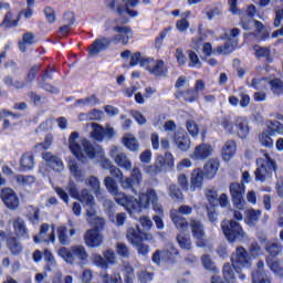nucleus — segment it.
Returning a JSON list of instances; mask_svg holds the SVG:
<instances>
[{
	"label": "nucleus",
	"mask_w": 283,
	"mask_h": 283,
	"mask_svg": "<svg viewBox=\"0 0 283 283\" xmlns=\"http://www.w3.org/2000/svg\"><path fill=\"white\" fill-rule=\"evenodd\" d=\"M230 195L232 197V202L239 211H242L244 209V184H238L233 182L230 185Z\"/></svg>",
	"instance_id": "obj_12"
},
{
	"label": "nucleus",
	"mask_w": 283,
	"mask_h": 283,
	"mask_svg": "<svg viewBox=\"0 0 283 283\" xmlns=\"http://www.w3.org/2000/svg\"><path fill=\"white\" fill-rule=\"evenodd\" d=\"M94 105H98V98L96 95H91L75 102V107H94Z\"/></svg>",
	"instance_id": "obj_43"
},
{
	"label": "nucleus",
	"mask_w": 283,
	"mask_h": 283,
	"mask_svg": "<svg viewBox=\"0 0 283 283\" xmlns=\"http://www.w3.org/2000/svg\"><path fill=\"white\" fill-rule=\"evenodd\" d=\"M8 249L11 251L12 255H19L23 252V245L15 238H10L7 241Z\"/></svg>",
	"instance_id": "obj_41"
},
{
	"label": "nucleus",
	"mask_w": 283,
	"mask_h": 283,
	"mask_svg": "<svg viewBox=\"0 0 283 283\" xmlns=\"http://www.w3.org/2000/svg\"><path fill=\"white\" fill-rule=\"evenodd\" d=\"M1 200L6 207L12 211L19 208V197L17 196V192L12 190V188H3L1 190Z\"/></svg>",
	"instance_id": "obj_17"
},
{
	"label": "nucleus",
	"mask_w": 283,
	"mask_h": 283,
	"mask_svg": "<svg viewBox=\"0 0 283 283\" xmlns=\"http://www.w3.org/2000/svg\"><path fill=\"white\" fill-rule=\"evenodd\" d=\"M85 244L96 249L103 244V234L96 229H91L84 234Z\"/></svg>",
	"instance_id": "obj_21"
},
{
	"label": "nucleus",
	"mask_w": 283,
	"mask_h": 283,
	"mask_svg": "<svg viewBox=\"0 0 283 283\" xmlns=\"http://www.w3.org/2000/svg\"><path fill=\"white\" fill-rule=\"evenodd\" d=\"M93 132L91 133V136L94 140H97V143H103V138H105V128L96 123L92 124Z\"/></svg>",
	"instance_id": "obj_44"
},
{
	"label": "nucleus",
	"mask_w": 283,
	"mask_h": 283,
	"mask_svg": "<svg viewBox=\"0 0 283 283\" xmlns=\"http://www.w3.org/2000/svg\"><path fill=\"white\" fill-rule=\"evenodd\" d=\"M176 98H184L187 103H195V101H198L199 94L195 90H188V91H178L175 94Z\"/></svg>",
	"instance_id": "obj_33"
},
{
	"label": "nucleus",
	"mask_w": 283,
	"mask_h": 283,
	"mask_svg": "<svg viewBox=\"0 0 283 283\" xmlns=\"http://www.w3.org/2000/svg\"><path fill=\"white\" fill-rule=\"evenodd\" d=\"M50 147H52V135H46L44 142L35 145L38 151H45Z\"/></svg>",
	"instance_id": "obj_61"
},
{
	"label": "nucleus",
	"mask_w": 283,
	"mask_h": 283,
	"mask_svg": "<svg viewBox=\"0 0 283 283\" xmlns=\"http://www.w3.org/2000/svg\"><path fill=\"white\" fill-rule=\"evenodd\" d=\"M73 282H74V279L72 277V275H66L63 279L62 273H56L52 279V283H73Z\"/></svg>",
	"instance_id": "obj_63"
},
{
	"label": "nucleus",
	"mask_w": 283,
	"mask_h": 283,
	"mask_svg": "<svg viewBox=\"0 0 283 283\" xmlns=\"http://www.w3.org/2000/svg\"><path fill=\"white\" fill-rule=\"evenodd\" d=\"M130 180H133L135 187H140V182H143V171L138 166H135L130 171Z\"/></svg>",
	"instance_id": "obj_54"
},
{
	"label": "nucleus",
	"mask_w": 283,
	"mask_h": 283,
	"mask_svg": "<svg viewBox=\"0 0 283 283\" xmlns=\"http://www.w3.org/2000/svg\"><path fill=\"white\" fill-rule=\"evenodd\" d=\"M15 180L20 187H31V185H34L35 182L34 176H25V175H17Z\"/></svg>",
	"instance_id": "obj_51"
},
{
	"label": "nucleus",
	"mask_w": 283,
	"mask_h": 283,
	"mask_svg": "<svg viewBox=\"0 0 283 283\" xmlns=\"http://www.w3.org/2000/svg\"><path fill=\"white\" fill-rule=\"evenodd\" d=\"M104 185L108 191V193H112V196H115L118 193V184H116V180L112 177H106L104 179Z\"/></svg>",
	"instance_id": "obj_53"
},
{
	"label": "nucleus",
	"mask_w": 283,
	"mask_h": 283,
	"mask_svg": "<svg viewBox=\"0 0 283 283\" xmlns=\"http://www.w3.org/2000/svg\"><path fill=\"white\" fill-rule=\"evenodd\" d=\"M123 143L126 148L129 149V151H138V139L134 137L132 134H127L123 137Z\"/></svg>",
	"instance_id": "obj_40"
},
{
	"label": "nucleus",
	"mask_w": 283,
	"mask_h": 283,
	"mask_svg": "<svg viewBox=\"0 0 283 283\" xmlns=\"http://www.w3.org/2000/svg\"><path fill=\"white\" fill-rule=\"evenodd\" d=\"M221 229L228 242H244L248 238L242 226L233 220L222 221Z\"/></svg>",
	"instance_id": "obj_5"
},
{
	"label": "nucleus",
	"mask_w": 283,
	"mask_h": 283,
	"mask_svg": "<svg viewBox=\"0 0 283 283\" xmlns=\"http://www.w3.org/2000/svg\"><path fill=\"white\" fill-rule=\"evenodd\" d=\"M235 269L238 268H233V265H231L230 263H226L223 265V277L227 282L229 283H233L235 280Z\"/></svg>",
	"instance_id": "obj_47"
},
{
	"label": "nucleus",
	"mask_w": 283,
	"mask_h": 283,
	"mask_svg": "<svg viewBox=\"0 0 283 283\" xmlns=\"http://www.w3.org/2000/svg\"><path fill=\"white\" fill-rule=\"evenodd\" d=\"M263 244L265 247V251L272 255V258H277L280 253H282V244L275 243L273 241L263 240Z\"/></svg>",
	"instance_id": "obj_34"
},
{
	"label": "nucleus",
	"mask_w": 283,
	"mask_h": 283,
	"mask_svg": "<svg viewBox=\"0 0 283 283\" xmlns=\"http://www.w3.org/2000/svg\"><path fill=\"white\" fill-rule=\"evenodd\" d=\"M126 239L128 240L129 244L138 245L143 240H149L147 233L140 230L139 226L130 227L126 230Z\"/></svg>",
	"instance_id": "obj_16"
},
{
	"label": "nucleus",
	"mask_w": 283,
	"mask_h": 283,
	"mask_svg": "<svg viewBox=\"0 0 283 283\" xmlns=\"http://www.w3.org/2000/svg\"><path fill=\"white\" fill-rule=\"evenodd\" d=\"M235 151H238V146L235 145V142L233 140L227 142L221 150L223 160L229 163V160H231V158L235 156Z\"/></svg>",
	"instance_id": "obj_29"
},
{
	"label": "nucleus",
	"mask_w": 283,
	"mask_h": 283,
	"mask_svg": "<svg viewBox=\"0 0 283 283\" xmlns=\"http://www.w3.org/2000/svg\"><path fill=\"white\" fill-rule=\"evenodd\" d=\"M34 43V34L32 32H27L22 36V41L19 42V49L21 52H25V45H33Z\"/></svg>",
	"instance_id": "obj_50"
},
{
	"label": "nucleus",
	"mask_w": 283,
	"mask_h": 283,
	"mask_svg": "<svg viewBox=\"0 0 283 283\" xmlns=\"http://www.w3.org/2000/svg\"><path fill=\"white\" fill-rule=\"evenodd\" d=\"M261 216H262V211L260 210H253V209L248 210L247 218H245L247 224H249L250 227L258 224V220H260Z\"/></svg>",
	"instance_id": "obj_46"
},
{
	"label": "nucleus",
	"mask_w": 283,
	"mask_h": 283,
	"mask_svg": "<svg viewBox=\"0 0 283 283\" xmlns=\"http://www.w3.org/2000/svg\"><path fill=\"white\" fill-rule=\"evenodd\" d=\"M122 273H123L125 283H134V280L136 279V274L134 273V268H132V265L124 264V268L122 269Z\"/></svg>",
	"instance_id": "obj_49"
},
{
	"label": "nucleus",
	"mask_w": 283,
	"mask_h": 283,
	"mask_svg": "<svg viewBox=\"0 0 283 283\" xmlns=\"http://www.w3.org/2000/svg\"><path fill=\"white\" fill-rule=\"evenodd\" d=\"M241 27L243 30H251V28L254 27L261 41H265V39L269 36V31H266L264 24L258 20L249 19V21H247L244 18H241Z\"/></svg>",
	"instance_id": "obj_14"
},
{
	"label": "nucleus",
	"mask_w": 283,
	"mask_h": 283,
	"mask_svg": "<svg viewBox=\"0 0 283 283\" xmlns=\"http://www.w3.org/2000/svg\"><path fill=\"white\" fill-rule=\"evenodd\" d=\"M3 83H4V85H7V87H12L13 90H23V88L28 87V83H25L23 80L13 78L10 75H7L3 78Z\"/></svg>",
	"instance_id": "obj_32"
},
{
	"label": "nucleus",
	"mask_w": 283,
	"mask_h": 283,
	"mask_svg": "<svg viewBox=\"0 0 283 283\" xmlns=\"http://www.w3.org/2000/svg\"><path fill=\"white\" fill-rule=\"evenodd\" d=\"M109 156L113 158L115 165L125 169V171H132V159L127 157V154L123 153L118 147L112 146L109 150Z\"/></svg>",
	"instance_id": "obj_11"
},
{
	"label": "nucleus",
	"mask_w": 283,
	"mask_h": 283,
	"mask_svg": "<svg viewBox=\"0 0 283 283\" xmlns=\"http://www.w3.org/2000/svg\"><path fill=\"white\" fill-rule=\"evenodd\" d=\"M231 263L233 269H251L253 266L249 252L242 247L237 248L235 253L231 256Z\"/></svg>",
	"instance_id": "obj_8"
},
{
	"label": "nucleus",
	"mask_w": 283,
	"mask_h": 283,
	"mask_svg": "<svg viewBox=\"0 0 283 283\" xmlns=\"http://www.w3.org/2000/svg\"><path fill=\"white\" fill-rule=\"evenodd\" d=\"M113 196H115V202H117V205H120L122 207H126V209L130 213L132 211H134V197H129L120 191H117V193Z\"/></svg>",
	"instance_id": "obj_27"
},
{
	"label": "nucleus",
	"mask_w": 283,
	"mask_h": 283,
	"mask_svg": "<svg viewBox=\"0 0 283 283\" xmlns=\"http://www.w3.org/2000/svg\"><path fill=\"white\" fill-rule=\"evenodd\" d=\"M202 180H205V172L201 169H195L191 175V186L190 189L196 191V189H200L202 187Z\"/></svg>",
	"instance_id": "obj_35"
},
{
	"label": "nucleus",
	"mask_w": 283,
	"mask_h": 283,
	"mask_svg": "<svg viewBox=\"0 0 283 283\" xmlns=\"http://www.w3.org/2000/svg\"><path fill=\"white\" fill-rule=\"evenodd\" d=\"M13 231L18 238H22L23 240H30V233L23 219L17 218L13 221Z\"/></svg>",
	"instance_id": "obj_25"
},
{
	"label": "nucleus",
	"mask_w": 283,
	"mask_h": 283,
	"mask_svg": "<svg viewBox=\"0 0 283 283\" xmlns=\"http://www.w3.org/2000/svg\"><path fill=\"white\" fill-rule=\"evenodd\" d=\"M174 143L180 151H189L191 149V139L185 129H178L175 133Z\"/></svg>",
	"instance_id": "obj_18"
},
{
	"label": "nucleus",
	"mask_w": 283,
	"mask_h": 283,
	"mask_svg": "<svg viewBox=\"0 0 283 283\" xmlns=\"http://www.w3.org/2000/svg\"><path fill=\"white\" fill-rule=\"evenodd\" d=\"M113 32H117V34L111 38V43H114V45H118V43L127 45L129 43L132 34V29H129V27L116 25L113 28Z\"/></svg>",
	"instance_id": "obj_15"
},
{
	"label": "nucleus",
	"mask_w": 283,
	"mask_h": 283,
	"mask_svg": "<svg viewBox=\"0 0 283 283\" xmlns=\"http://www.w3.org/2000/svg\"><path fill=\"white\" fill-rule=\"evenodd\" d=\"M99 277L103 283H123V277H120V273H114L109 275L107 272H102Z\"/></svg>",
	"instance_id": "obj_45"
},
{
	"label": "nucleus",
	"mask_w": 283,
	"mask_h": 283,
	"mask_svg": "<svg viewBox=\"0 0 283 283\" xmlns=\"http://www.w3.org/2000/svg\"><path fill=\"white\" fill-rule=\"evenodd\" d=\"M252 283H272V279L269 274L258 270L252 273Z\"/></svg>",
	"instance_id": "obj_48"
},
{
	"label": "nucleus",
	"mask_w": 283,
	"mask_h": 283,
	"mask_svg": "<svg viewBox=\"0 0 283 283\" xmlns=\"http://www.w3.org/2000/svg\"><path fill=\"white\" fill-rule=\"evenodd\" d=\"M20 166L23 171H30V169H34V155L32 153H27L21 157Z\"/></svg>",
	"instance_id": "obj_38"
},
{
	"label": "nucleus",
	"mask_w": 283,
	"mask_h": 283,
	"mask_svg": "<svg viewBox=\"0 0 283 283\" xmlns=\"http://www.w3.org/2000/svg\"><path fill=\"white\" fill-rule=\"evenodd\" d=\"M69 169L71 174L74 176L75 180H77V182H81L85 177V172H83V170L78 168V164H76L75 160L69 161Z\"/></svg>",
	"instance_id": "obj_42"
},
{
	"label": "nucleus",
	"mask_w": 283,
	"mask_h": 283,
	"mask_svg": "<svg viewBox=\"0 0 283 283\" xmlns=\"http://www.w3.org/2000/svg\"><path fill=\"white\" fill-rule=\"evenodd\" d=\"M59 255L69 264H74L76 260L85 262V260L88 258L87 250H85V247L83 245H74L71 248V250H67V248H61L59 250Z\"/></svg>",
	"instance_id": "obj_6"
},
{
	"label": "nucleus",
	"mask_w": 283,
	"mask_h": 283,
	"mask_svg": "<svg viewBox=\"0 0 283 283\" xmlns=\"http://www.w3.org/2000/svg\"><path fill=\"white\" fill-rule=\"evenodd\" d=\"M82 205H85V207H88V209H95L96 207V200L94 199V196L90 193V190L84 189L81 191L80 197L77 198Z\"/></svg>",
	"instance_id": "obj_31"
},
{
	"label": "nucleus",
	"mask_w": 283,
	"mask_h": 283,
	"mask_svg": "<svg viewBox=\"0 0 283 283\" xmlns=\"http://www.w3.org/2000/svg\"><path fill=\"white\" fill-rule=\"evenodd\" d=\"M170 218L177 229L179 231H187V228L189 227V223L187 222V219H185L182 216L178 214V211L172 210L170 212Z\"/></svg>",
	"instance_id": "obj_30"
},
{
	"label": "nucleus",
	"mask_w": 283,
	"mask_h": 283,
	"mask_svg": "<svg viewBox=\"0 0 283 283\" xmlns=\"http://www.w3.org/2000/svg\"><path fill=\"white\" fill-rule=\"evenodd\" d=\"M266 264L269 269L276 275V277L283 279V264L280 260L266 259Z\"/></svg>",
	"instance_id": "obj_37"
},
{
	"label": "nucleus",
	"mask_w": 283,
	"mask_h": 283,
	"mask_svg": "<svg viewBox=\"0 0 283 283\" xmlns=\"http://www.w3.org/2000/svg\"><path fill=\"white\" fill-rule=\"evenodd\" d=\"M69 147L77 160H82V163H85L87 158L91 160H94V158H101V165L103 169L109 170L111 167H114V165H112V160L105 158V150H103V147H94L87 139H80V135L76 132H73L70 135Z\"/></svg>",
	"instance_id": "obj_1"
},
{
	"label": "nucleus",
	"mask_w": 283,
	"mask_h": 283,
	"mask_svg": "<svg viewBox=\"0 0 283 283\" xmlns=\"http://www.w3.org/2000/svg\"><path fill=\"white\" fill-rule=\"evenodd\" d=\"M211 154H213V147L209 144H201L195 148L190 158L192 160H207Z\"/></svg>",
	"instance_id": "obj_23"
},
{
	"label": "nucleus",
	"mask_w": 283,
	"mask_h": 283,
	"mask_svg": "<svg viewBox=\"0 0 283 283\" xmlns=\"http://www.w3.org/2000/svg\"><path fill=\"white\" fill-rule=\"evenodd\" d=\"M76 234V230L71 229L67 230V227L61 226L57 228V238L59 242H61L63 245L70 244L72 242V237Z\"/></svg>",
	"instance_id": "obj_26"
},
{
	"label": "nucleus",
	"mask_w": 283,
	"mask_h": 283,
	"mask_svg": "<svg viewBox=\"0 0 283 283\" xmlns=\"http://www.w3.org/2000/svg\"><path fill=\"white\" fill-rule=\"evenodd\" d=\"M259 140L261 145H263V147H269V149L273 147V139L271 138V135L266 132L259 135Z\"/></svg>",
	"instance_id": "obj_60"
},
{
	"label": "nucleus",
	"mask_w": 283,
	"mask_h": 283,
	"mask_svg": "<svg viewBox=\"0 0 283 283\" xmlns=\"http://www.w3.org/2000/svg\"><path fill=\"white\" fill-rule=\"evenodd\" d=\"M219 167H220V163H218V160L216 159L209 160L203 167L202 174L205 178H208V180L216 178V174H218Z\"/></svg>",
	"instance_id": "obj_28"
},
{
	"label": "nucleus",
	"mask_w": 283,
	"mask_h": 283,
	"mask_svg": "<svg viewBox=\"0 0 283 283\" xmlns=\"http://www.w3.org/2000/svg\"><path fill=\"white\" fill-rule=\"evenodd\" d=\"M19 18H17L15 20L12 19V13L11 11H8L4 15V19L2 21V23L0 24L2 28H17V25H19Z\"/></svg>",
	"instance_id": "obj_52"
},
{
	"label": "nucleus",
	"mask_w": 283,
	"mask_h": 283,
	"mask_svg": "<svg viewBox=\"0 0 283 283\" xmlns=\"http://www.w3.org/2000/svg\"><path fill=\"white\" fill-rule=\"evenodd\" d=\"M169 196L172 200H175V202L182 200V192L176 185L169 186Z\"/></svg>",
	"instance_id": "obj_59"
},
{
	"label": "nucleus",
	"mask_w": 283,
	"mask_h": 283,
	"mask_svg": "<svg viewBox=\"0 0 283 283\" xmlns=\"http://www.w3.org/2000/svg\"><path fill=\"white\" fill-rule=\"evenodd\" d=\"M250 87H253L254 90H266V87H269V81L265 77L253 78Z\"/></svg>",
	"instance_id": "obj_55"
},
{
	"label": "nucleus",
	"mask_w": 283,
	"mask_h": 283,
	"mask_svg": "<svg viewBox=\"0 0 283 283\" xmlns=\"http://www.w3.org/2000/svg\"><path fill=\"white\" fill-rule=\"evenodd\" d=\"M86 187H90L93 193L98 198V196H102L103 190L101 189V180H98V177L91 176L86 179Z\"/></svg>",
	"instance_id": "obj_36"
},
{
	"label": "nucleus",
	"mask_w": 283,
	"mask_h": 283,
	"mask_svg": "<svg viewBox=\"0 0 283 283\" xmlns=\"http://www.w3.org/2000/svg\"><path fill=\"white\" fill-rule=\"evenodd\" d=\"M150 205H153L154 211L163 213V206L158 203V195L154 189H148L146 192L139 193L138 200L133 197V211L136 213H140L143 209H148Z\"/></svg>",
	"instance_id": "obj_2"
},
{
	"label": "nucleus",
	"mask_w": 283,
	"mask_h": 283,
	"mask_svg": "<svg viewBox=\"0 0 283 283\" xmlns=\"http://www.w3.org/2000/svg\"><path fill=\"white\" fill-rule=\"evenodd\" d=\"M142 67H145L149 74L153 76L165 77L168 74L167 66H165V61L155 60L154 57H148L142 62Z\"/></svg>",
	"instance_id": "obj_7"
},
{
	"label": "nucleus",
	"mask_w": 283,
	"mask_h": 283,
	"mask_svg": "<svg viewBox=\"0 0 283 283\" xmlns=\"http://www.w3.org/2000/svg\"><path fill=\"white\" fill-rule=\"evenodd\" d=\"M268 127L271 129L272 134H283V125L277 120L269 122Z\"/></svg>",
	"instance_id": "obj_64"
},
{
	"label": "nucleus",
	"mask_w": 283,
	"mask_h": 283,
	"mask_svg": "<svg viewBox=\"0 0 283 283\" xmlns=\"http://www.w3.org/2000/svg\"><path fill=\"white\" fill-rule=\"evenodd\" d=\"M269 85L271 87V91L273 94L280 95L283 93V82L280 78H274L272 81H269Z\"/></svg>",
	"instance_id": "obj_56"
},
{
	"label": "nucleus",
	"mask_w": 283,
	"mask_h": 283,
	"mask_svg": "<svg viewBox=\"0 0 283 283\" xmlns=\"http://www.w3.org/2000/svg\"><path fill=\"white\" fill-rule=\"evenodd\" d=\"M74 13L73 12H66L64 14V25L60 28L61 34H69L70 30H72V25H74Z\"/></svg>",
	"instance_id": "obj_39"
},
{
	"label": "nucleus",
	"mask_w": 283,
	"mask_h": 283,
	"mask_svg": "<svg viewBox=\"0 0 283 283\" xmlns=\"http://www.w3.org/2000/svg\"><path fill=\"white\" fill-rule=\"evenodd\" d=\"M220 125L228 134H237L239 138L244 139L249 136V119L247 117H235L233 122L222 117Z\"/></svg>",
	"instance_id": "obj_4"
},
{
	"label": "nucleus",
	"mask_w": 283,
	"mask_h": 283,
	"mask_svg": "<svg viewBox=\"0 0 283 283\" xmlns=\"http://www.w3.org/2000/svg\"><path fill=\"white\" fill-rule=\"evenodd\" d=\"M138 280L142 283H149L153 282L154 280V273L151 272H147L146 270H142L140 272H138Z\"/></svg>",
	"instance_id": "obj_62"
},
{
	"label": "nucleus",
	"mask_w": 283,
	"mask_h": 283,
	"mask_svg": "<svg viewBox=\"0 0 283 283\" xmlns=\"http://www.w3.org/2000/svg\"><path fill=\"white\" fill-rule=\"evenodd\" d=\"M190 229L192 231V235L197 241V247H205V226L202 221L197 219H190Z\"/></svg>",
	"instance_id": "obj_19"
},
{
	"label": "nucleus",
	"mask_w": 283,
	"mask_h": 283,
	"mask_svg": "<svg viewBox=\"0 0 283 283\" xmlns=\"http://www.w3.org/2000/svg\"><path fill=\"white\" fill-rule=\"evenodd\" d=\"M177 242L181 249L186 251H191V239L185 234L177 235Z\"/></svg>",
	"instance_id": "obj_58"
},
{
	"label": "nucleus",
	"mask_w": 283,
	"mask_h": 283,
	"mask_svg": "<svg viewBox=\"0 0 283 283\" xmlns=\"http://www.w3.org/2000/svg\"><path fill=\"white\" fill-rule=\"evenodd\" d=\"M201 262L203 264V268L207 271H212V273H218V268L216 266V263H213L211 258H209V255L206 254V255L201 256Z\"/></svg>",
	"instance_id": "obj_57"
},
{
	"label": "nucleus",
	"mask_w": 283,
	"mask_h": 283,
	"mask_svg": "<svg viewBox=\"0 0 283 283\" xmlns=\"http://www.w3.org/2000/svg\"><path fill=\"white\" fill-rule=\"evenodd\" d=\"M104 256L101 254L93 253L91 255V262L98 266V269H109V265L116 264V254L112 250H106L103 253Z\"/></svg>",
	"instance_id": "obj_10"
},
{
	"label": "nucleus",
	"mask_w": 283,
	"mask_h": 283,
	"mask_svg": "<svg viewBox=\"0 0 283 283\" xmlns=\"http://www.w3.org/2000/svg\"><path fill=\"white\" fill-rule=\"evenodd\" d=\"M86 221L91 227H94L93 229H96V231L105 229V219L98 217L96 208H88L86 210Z\"/></svg>",
	"instance_id": "obj_20"
},
{
	"label": "nucleus",
	"mask_w": 283,
	"mask_h": 283,
	"mask_svg": "<svg viewBox=\"0 0 283 283\" xmlns=\"http://www.w3.org/2000/svg\"><path fill=\"white\" fill-rule=\"evenodd\" d=\"M54 240H56V237L54 235V229H50V226L48 223L42 224L39 235H35L33 238L35 244H39V242L54 243Z\"/></svg>",
	"instance_id": "obj_22"
},
{
	"label": "nucleus",
	"mask_w": 283,
	"mask_h": 283,
	"mask_svg": "<svg viewBox=\"0 0 283 283\" xmlns=\"http://www.w3.org/2000/svg\"><path fill=\"white\" fill-rule=\"evenodd\" d=\"M42 158L43 160H45L48 167H50V169H53V171H56L57 174H61V171L65 169V166L63 165V160L52 155L51 153H44L42 155Z\"/></svg>",
	"instance_id": "obj_24"
},
{
	"label": "nucleus",
	"mask_w": 283,
	"mask_h": 283,
	"mask_svg": "<svg viewBox=\"0 0 283 283\" xmlns=\"http://www.w3.org/2000/svg\"><path fill=\"white\" fill-rule=\"evenodd\" d=\"M258 168L254 171L256 182H266L271 179L273 174L277 170V165L275 160L269 156V153H265L263 157L256 159Z\"/></svg>",
	"instance_id": "obj_3"
},
{
	"label": "nucleus",
	"mask_w": 283,
	"mask_h": 283,
	"mask_svg": "<svg viewBox=\"0 0 283 283\" xmlns=\"http://www.w3.org/2000/svg\"><path fill=\"white\" fill-rule=\"evenodd\" d=\"M238 36H240V29L234 28L230 33H226V39L228 42L224 45L217 46V54H231L238 46Z\"/></svg>",
	"instance_id": "obj_9"
},
{
	"label": "nucleus",
	"mask_w": 283,
	"mask_h": 283,
	"mask_svg": "<svg viewBox=\"0 0 283 283\" xmlns=\"http://www.w3.org/2000/svg\"><path fill=\"white\" fill-rule=\"evenodd\" d=\"M109 45H112V40L105 35H101L88 46V54L91 56H98V54L105 52Z\"/></svg>",
	"instance_id": "obj_13"
}]
</instances>
